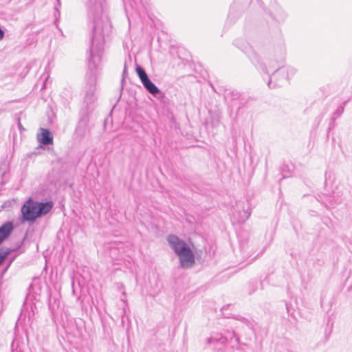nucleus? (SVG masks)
<instances>
[{"instance_id": "obj_1", "label": "nucleus", "mask_w": 352, "mask_h": 352, "mask_svg": "<svg viewBox=\"0 0 352 352\" xmlns=\"http://www.w3.org/2000/svg\"><path fill=\"white\" fill-rule=\"evenodd\" d=\"M87 12L88 24L91 28L89 33V48L87 58L89 72L86 74L87 83L85 87L84 102L91 112L93 109L90 107L96 98L94 95L96 90V71L101 61L104 51V37L111 31V24L108 17L102 15L104 0H84Z\"/></svg>"}, {"instance_id": "obj_2", "label": "nucleus", "mask_w": 352, "mask_h": 352, "mask_svg": "<svg viewBox=\"0 0 352 352\" xmlns=\"http://www.w3.org/2000/svg\"><path fill=\"white\" fill-rule=\"evenodd\" d=\"M167 241L175 253L179 256L182 267L192 266L195 263V255L190 248L182 239L174 234L167 237Z\"/></svg>"}, {"instance_id": "obj_3", "label": "nucleus", "mask_w": 352, "mask_h": 352, "mask_svg": "<svg viewBox=\"0 0 352 352\" xmlns=\"http://www.w3.org/2000/svg\"><path fill=\"white\" fill-rule=\"evenodd\" d=\"M233 44L248 56V58L256 67L263 72L267 70L265 64L261 61V56L245 39L241 38H236L234 41Z\"/></svg>"}, {"instance_id": "obj_4", "label": "nucleus", "mask_w": 352, "mask_h": 352, "mask_svg": "<svg viewBox=\"0 0 352 352\" xmlns=\"http://www.w3.org/2000/svg\"><path fill=\"white\" fill-rule=\"evenodd\" d=\"M296 72L294 67L291 66L284 67L283 64L282 66L276 69L272 76H270L268 87L273 89L281 86L283 81L288 82L289 78L296 74Z\"/></svg>"}, {"instance_id": "obj_5", "label": "nucleus", "mask_w": 352, "mask_h": 352, "mask_svg": "<svg viewBox=\"0 0 352 352\" xmlns=\"http://www.w3.org/2000/svg\"><path fill=\"white\" fill-rule=\"evenodd\" d=\"M239 344V338L237 337L234 331H227L225 336L216 333L207 339V344L212 345L214 350L219 351L223 350L228 342Z\"/></svg>"}, {"instance_id": "obj_6", "label": "nucleus", "mask_w": 352, "mask_h": 352, "mask_svg": "<svg viewBox=\"0 0 352 352\" xmlns=\"http://www.w3.org/2000/svg\"><path fill=\"white\" fill-rule=\"evenodd\" d=\"M90 113L91 110L89 107L87 109H82L80 112V118L75 131L76 138L80 140L85 138L90 131V126L89 125Z\"/></svg>"}, {"instance_id": "obj_7", "label": "nucleus", "mask_w": 352, "mask_h": 352, "mask_svg": "<svg viewBox=\"0 0 352 352\" xmlns=\"http://www.w3.org/2000/svg\"><path fill=\"white\" fill-rule=\"evenodd\" d=\"M278 53L276 54H268L264 59L261 57V61L265 64L267 70L264 72L268 74V69L279 67L284 63L285 58V50L283 47L278 48Z\"/></svg>"}, {"instance_id": "obj_8", "label": "nucleus", "mask_w": 352, "mask_h": 352, "mask_svg": "<svg viewBox=\"0 0 352 352\" xmlns=\"http://www.w3.org/2000/svg\"><path fill=\"white\" fill-rule=\"evenodd\" d=\"M21 220L22 222L34 223L38 219L34 200L32 197H30L23 204L21 208Z\"/></svg>"}, {"instance_id": "obj_9", "label": "nucleus", "mask_w": 352, "mask_h": 352, "mask_svg": "<svg viewBox=\"0 0 352 352\" xmlns=\"http://www.w3.org/2000/svg\"><path fill=\"white\" fill-rule=\"evenodd\" d=\"M251 210L248 202H239L236 204V210L233 213V217L239 223H245L250 217Z\"/></svg>"}, {"instance_id": "obj_10", "label": "nucleus", "mask_w": 352, "mask_h": 352, "mask_svg": "<svg viewBox=\"0 0 352 352\" xmlns=\"http://www.w3.org/2000/svg\"><path fill=\"white\" fill-rule=\"evenodd\" d=\"M34 204L36 206L38 219L48 214L54 206V203L52 201L43 202L34 200Z\"/></svg>"}, {"instance_id": "obj_11", "label": "nucleus", "mask_w": 352, "mask_h": 352, "mask_svg": "<svg viewBox=\"0 0 352 352\" xmlns=\"http://www.w3.org/2000/svg\"><path fill=\"white\" fill-rule=\"evenodd\" d=\"M14 229V223L10 221L5 222L0 226V245L9 238Z\"/></svg>"}, {"instance_id": "obj_12", "label": "nucleus", "mask_w": 352, "mask_h": 352, "mask_svg": "<svg viewBox=\"0 0 352 352\" xmlns=\"http://www.w3.org/2000/svg\"><path fill=\"white\" fill-rule=\"evenodd\" d=\"M41 133L37 135V140L40 144L45 146L52 145L54 138L52 131L48 129L41 128Z\"/></svg>"}, {"instance_id": "obj_13", "label": "nucleus", "mask_w": 352, "mask_h": 352, "mask_svg": "<svg viewBox=\"0 0 352 352\" xmlns=\"http://www.w3.org/2000/svg\"><path fill=\"white\" fill-rule=\"evenodd\" d=\"M324 204L329 208H334L342 202L341 195L339 192H333L332 195L324 196Z\"/></svg>"}, {"instance_id": "obj_14", "label": "nucleus", "mask_w": 352, "mask_h": 352, "mask_svg": "<svg viewBox=\"0 0 352 352\" xmlns=\"http://www.w3.org/2000/svg\"><path fill=\"white\" fill-rule=\"evenodd\" d=\"M241 0H235L230 6V12L228 16L227 23H234L236 20L241 16L242 9H238V3Z\"/></svg>"}, {"instance_id": "obj_15", "label": "nucleus", "mask_w": 352, "mask_h": 352, "mask_svg": "<svg viewBox=\"0 0 352 352\" xmlns=\"http://www.w3.org/2000/svg\"><path fill=\"white\" fill-rule=\"evenodd\" d=\"M243 94H241L236 91H227L225 95L226 100H228L230 104L233 107V104H236L237 100Z\"/></svg>"}, {"instance_id": "obj_16", "label": "nucleus", "mask_w": 352, "mask_h": 352, "mask_svg": "<svg viewBox=\"0 0 352 352\" xmlns=\"http://www.w3.org/2000/svg\"><path fill=\"white\" fill-rule=\"evenodd\" d=\"M23 241H21L19 246H17L16 248L12 250L10 248L2 247L0 248V265L6 260L7 256L9 255V254L12 251H16L19 250L21 246L22 245Z\"/></svg>"}, {"instance_id": "obj_17", "label": "nucleus", "mask_w": 352, "mask_h": 352, "mask_svg": "<svg viewBox=\"0 0 352 352\" xmlns=\"http://www.w3.org/2000/svg\"><path fill=\"white\" fill-rule=\"evenodd\" d=\"M250 99V97L243 94L237 100L236 103L233 104L232 108H236L237 112H239L241 109L245 106V104L249 102Z\"/></svg>"}, {"instance_id": "obj_18", "label": "nucleus", "mask_w": 352, "mask_h": 352, "mask_svg": "<svg viewBox=\"0 0 352 352\" xmlns=\"http://www.w3.org/2000/svg\"><path fill=\"white\" fill-rule=\"evenodd\" d=\"M142 84L145 89L151 95L154 94L155 92L158 91V87L150 80L149 78Z\"/></svg>"}, {"instance_id": "obj_19", "label": "nucleus", "mask_w": 352, "mask_h": 352, "mask_svg": "<svg viewBox=\"0 0 352 352\" xmlns=\"http://www.w3.org/2000/svg\"><path fill=\"white\" fill-rule=\"evenodd\" d=\"M346 101L342 102L337 109L336 110L333 112V116H332V118H331V123L329 124V125L331 124V123H333V122L338 118H339L344 112V107L346 104Z\"/></svg>"}, {"instance_id": "obj_20", "label": "nucleus", "mask_w": 352, "mask_h": 352, "mask_svg": "<svg viewBox=\"0 0 352 352\" xmlns=\"http://www.w3.org/2000/svg\"><path fill=\"white\" fill-rule=\"evenodd\" d=\"M135 70L142 83L149 78L145 69L142 66L137 65Z\"/></svg>"}, {"instance_id": "obj_21", "label": "nucleus", "mask_w": 352, "mask_h": 352, "mask_svg": "<svg viewBox=\"0 0 352 352\" xmlns=\"http://www.w3.org/2000/svg\"><path fill=\"white\" fill-rule=\"evenodd\" d=\"M275 12L273 18L276 21H283L286 18L287 14L280 7L277 6L275 8Z\"/></svg>"}, {"instance_id": "obj_22", "label": "nucleus", "mask_w": 352, "mask_h": 352, "mask_svg": "<svg viewBox=\"0 0 352 352\" xmlns=\"http://www.w3.org/2000/svg\"><path fill=\"white\" fill-rule=\"evenodd\" d=\"M221 123V116L219 113H214L211 115L210 124L212 127L218 126Z\"/></svg>"}, {"instance_id": "obj_23", "label": "nucleus", "mask_w": 352, "mask_h": 352, "mask_svg": "<svg viewBox=\"0 0 352 352\" xmlns=\"http://www.w3.org/2000/svg\"><path fill=\"white\" fill-rule=\"evenodd\" d=\"M127 75H128L127 65H126V63L125 62L124 65L123 72H122V78L121 80V91L123 89V83H124L125 78L127 77Z\"/></svg>"}, {"instance_id": "obj_24", "label": "nucleus", "mask_w": 352, "mask_h": 352, "mask_svg": "<svg viewBox=\"0 0 352 352\" xmlns=\"http://www.w3.org/2000/svg\"><path fill=\"white\" fill-rule=\"evenodd\" d=\"M152 96L158 100H164L166 96L165 94L162 92L159 88L158 91L155 92L154 94H152Z\"/></svg>"}, {"instance_id": "obj_25", "label": "nucleus", "mask_w": 352, "mask_h": 352, "mask_svg": "<svg viewBox=\"0 0 352 352\" xmlns=\"http://www.w3.org/2000/svg\"><path fill=\"white\" fill-rule=\"evenodd\" d=\"M323 116L324 115L322 113H321L320 116H318L316 118V122L317 123V126L320 123L321 120H322L323 118Z\"/></svg>"}, {"instance_id": "obj_26", "label": "nucleus", "mask_w": 352, "mask_h": 352, "mask_svg": "<svg viewBox=\"0 0 352 352\" xmlns=\"http://www.w3.org/2000/svg\"><path fill=\"white\" fill-rule=\"evenodd\" d=\"M230 307V305H227L223 306V307H222V309H221V311H222V314H223V315H224V316H225V317H226V318H230V317L229 315H226V314H225V312H224V311L226 310V309H227L228 307Z\"/></svg>"}, {"instance_id": "obj_27", "label": "nucleus", "mask_w": 352, "mask_h": 352, "mask_svg": "<svg viewBox=\"0 0 352 352\" xmlns=\"http://www.w3.org/2000/svg\"><path fill=\"white\" fill-rule=\"evenodd\" d=\"M160 101L162 104H163L164 105H166L168 102V99L166 96H165L164 100H161Z\"/></svg>"}, {"instance_id": "obj_28", "label": "nucleus", "mask_w": 352, "mask_h": 352, "mask_svg": "<svg viewBox=\"0 0 352 352\" xmlns=\"http://www.w3.org/2000/svg\"><path fill=\"white\" fill-rule=\"evenodd\" d=\"M4 35H5L4 31L0 28V41L3 38Z\"/></svg>"}, {"instance_id": "obj_29", "label": "nucleus", "mask_w": 352, "mask_h": 352, "mask_svg": "<svg viewBox=\"0 0 352 352\" xmlns=\"http://www.w3.org/2000/svg\"><path fill=\"white\" fill-rule=\"evenodd\" d=\"M18 126H19V128L21 131L25 130V129L23 128V126H22V124H21V123L20 122V119H19V121H18Z\"/></svg>"}, {"instance_id": "obj_30", "label": "nucleus", "mask_w": 352, "mask_h": 352, "mask_svg": "<svg viewBox=\"0 0 352 352\" xmlns=\"http://www.w3.org/2000/svg\"><path fill=\"white\" fill-rule=\"evenodd\" d=\"M250 284L252 285V286L254 287H256L258 283H257V281H252L250 283ZM255 290H256V288H254L252 292H254Z\"/></svg>"}, {"instance_id": "obj_31", "label": "nucleus", "mask_w": 352, "mask_h": 352, "mask_svg": "<svg viewBox=\"0 0 352 352\" xmlns=\"http://www.w3.org/2000/svg\"><path fill=\"white\" fill-rule=\"evenodd\" d=\"M282 175H283V178H286V177H288L290 176V173L288 170L286 173H283Z\"/></svg>"}, {"instance_id": "obj_32", "label": "nucleus", "mask_w": 352, "mask_h": 352, "mask_svg": "<svg viewBox=\"0 0 352 352\" xmlns=\"http://www.w3.org/2000/svg\"><path fill=\"white\" fill-rule=\"evenodd\" d=\"M287 167V166L285 165H283L282 167H281V172L283 173L284 171H287V169H285Z\"/></svg>"}, {"instance_id": "obj_33", "label": "nucleus", "mask_w": 352, "mask_h": 352, "mask_svg": "<svg viewBox=\"0 0 352 352\" xmlns=\"http://www.w3.org/2000/svg\"><path fill=\"white\" fill-rule=\"evenodd\" d=\"M49 308L52 311V305H51V302H49Z\"/></svg>"}, {"instance_id": "obj_34", "label": "nucleus", "mask_w": 352, "mask_h": 352, "mask_svg": "<svg viewBox=\"0 0 352 352\" xmlns=\"http://www.w3.org/2000/svg\"><path fill=\"white\" fill-rule=\"evenodd\" d=\"M3 166V164H0V173H1Z\"/></svg>"}, {"instance_id": "obj_35", "label": "nucleus", "mask_w": 352, "mask_h": 352, "mask_svg": "<svg viewBox=\"0 0 352 352\" xmlns=\"http://www.w3.org/2000/svg\"><path fill=\"white\" fill-rule=\"evenodd\" d=\"M55 10H56V12H58V14H60L58 10V8L56 6L55 7Z\"/></svg>"}, {"instance_id": "obj_36", "label": "nucleus", "mask_w": 352, "mask_h": 352, "mask_svg": "<svg viewBox=\"0 0 352 352\" xmlns=\"http://www.w3.org/2000/svg\"><path fill=\"white\" fill-rule=\"evenodd\" d=\"M56 1H57V3H58V5L60 6V0H56Z\"/></svg>"}, {"instance_id": "obj_37", "label": "nucleus", "mask_w": 352, "mask_h": 352, "mask_svg": "<svg viewBox=\"0 0 352 352\" xmlns=\"http://www.w3.org/2000/svg\"><path fill=\"white\" fill-rule=\"evenodd\" d=\"M5 173H6V172H5V170H3V171L2 172V176H3V175H5Z\"/></svg>"}, {"instance_id": "obj_38", "label": "nucleus", "mask_w": 352, "mask_h": 352, "mask_svg": "<svg viewBox=\"0 0 352 352\" xmlns=\"http://www.w3.org/2000/svg\"><path fill=\"white\" fill-rule=\"evenodd\" d=\"M249 1H250V0H246L247 3H248V2H249Z\"/></svg>"}]
</instances>
